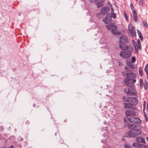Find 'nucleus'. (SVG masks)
<instances>
[{"instance_id":"nucleus-3","label":"nucleus","mask_w":148,"mask_h":148,"mask_svg":"<svg viewBox=\"0 0 148 148\" xmlns=\"http://www.w3.org/2000/svg\"><path fill=\"white\" fill-rule=\"evenodd\" d=\"M128 126L129 129L132 130L133 131H134L137 132H138V135L141 133L140 130L141 127L138 125L130 123L128 124Z\"/></svg>"},{"instance_id":"nucleus-44","label":"nucleus","mask_w":148,"mask_h":148,"mask_svg":"<svg viewBox=\"0 0 148 148\" xmlns=\"http://www.w3.org/2000/svg\"><path fill=\"white\" fill-rule=\"evenodd\" d=\"M146 121H147L148 120V118L146 119Z\"/></svg>"},{"instance_id":"nucleus-11","label":"nucleus","mask_w":148,"mask_h":148,"mask_svg":"<svg viewBox=\"0 0 148 148\" xmlns=\"http://www.w3.org/2000/svg\"><path fill=\"white\" fill-rule=\"evenodd\" d=\"M109 8L107 7H104L102 8L101 10V13L103 15H105L107 14L109 9Z\"/></svg>"},{"instance_id":"nucleus-22","label":"nucleus","mask_w":148,"mask_h":148,"mask_svg":"<svg viewBox=\"0 0 148 148\" xmlns=\"http://www.w3.org/2000/svg\"><path fill=\"white\" fill-rule=\"evenodd\" d=\"M139 145L140 148H148V146H145L141 144H139Z\"/></svg>"},{"instance_id":"nucleus-5","label":"nucleus","mask_w":148,"mask_h":148,"mask_svg":"<svg viewBox=\"0 0 148 148\" xmlns=\"http://www.w3.org/2000/svg\"><path fill=\"white\" fill-rule=\"evenodd\" d=\"M122 74L124 77H126V78L130 80L133 79L136 76L135 73L132 72L124 71L122 72Z\"/></svg>"},{"instance_id":"nucleus-40","label":"nucleus","mask_w":148,"mask_h":148,"mask_svg":"<svg viewBox=\"0 0 148 148\" xmlns=\"http://www.w3.org/2000/svg\"><path fill=\"white\" fill-rule=\"evenodd\" d=\"M147 110L148 111V102L147 104Z\"/></svg>"},{"instance_id":"nucleus-8","label":"nucleus","mask_w":148,"mask_h":148,"mask_svg":"<svg viewBox=\"0 0 148 148\" xmlns=\"http://www.w3.org/2000/svg\"><path fill=\"white\" fill-rule=\"evenodd\" d=\"M102 21L106 24H108L110 23L112 21L111 14H107L106 18H103Z\"/></svg>"},{"instance_id":"nucleus-20","label":"nucleus","mask_w":148,"mask_h":148,"mask_svg":"<svg viewBox=\"0 0 148 148\" xmlns=\"http://www.w3.org/2000/svg\"><path fill=\"white\" fill-rule=\"evenodd\" d=\"M137 43L138 46H137V45H136V44L135 45H134V46L135 47V48L136 47V46H137L139 48L140 45V40H138Z\"/></svg>"},{"instance_id":"nucleus-6","label":"nucleus","mask_w":148,"mask_h":148,"mask_svg":"<svg viewBox=\"0 0 148 148\" xmlns=\"http://www.w3.org/2000/svg\"><path fill=\"white\" fill-rule=\"evenodd\" d=\"M106 28L108 29L109 30H111V32L114 35L118 34V32H116L117 27L116 25L112 24H109L106 26Z\"/></svg>"},{"instance_id":"nucleus-27","label":"nucleus","mask_w":148,"mask_h":148,"mask_svg":"<svg viewBox=\"0 0 148 148\" xmlns=\"http://www.w3.org/2000/svg\"><path fill=\"white\" fill-rule=\"evenodd\" d=\"M129 88H125L124 90V92L127 94H128L129 90Z\"/></svg>"},{"instance_id":"nucleus-38","label":"nucleus","mask_w":148,"mask_h":148,"mask_svg":"<svg viewBox=\"0 0 148 148\" xmlns=\"http://www.w3.org/2000/svg\"><path fill=\"white\" fill-rule=\"evenodd\" d=\"M124 17H125L126 18V19H127V14L126 13H124Z\"/></svg>"},{"instance_id":"nucleus-15","label":"nucleus","mask_w":148,"mask_h":148,"mask_svg":"<svg viewBox=\"0 0 148 148\" xmlns=\"http://www.w3.org/2000/svg\"><path fill=\"white\" fill-rule=\"evenodd\" d=\"M129 80H130L127 79V78L124 79V82L125 83V85H127L128 86H130L131 85V83L130 82Z\"/></svg>"},{"instance_id":"nucleus-42","label":"nucleus","mask_w":148,"mask_h":148,"mask_svg":"<svg viewBox=\"0 0 148 148\" xmlns=\"http://www.w3.org/2000/svg\"><path fill=\"white\" fill-rule=\"evenodd\" d=\"M145 71L146 72L147 74L148 73V70H147V69H146V71Z\"/></svg>"},{"instance_id":"nucleus-21","label":"nucleus","mask_w":148,"mask_h":148,"mask_svg":"<svg viewBox=\"0 0 148 148\" xmlns=\"http://www.w3.org/2000/svg\"><path fill=\"white\" fill-rule=\"evenodd\" d=\"M103 15L101 14H97L96 16L99 19L102 17Z\"/></svg>"},{"instance_id":"nucleus-31","label":"nucleus","mask_w":148,"mask_h":148,"mask_svg":"<svg viewBox=\"0 0 148 148\" xmlns=\"http://www.w3.org/2000/svg\"><path fill=\"white\" fill-rule=\"evenodd\" d=\"M133 20L135 22H137V16H134V17L133 18Z\"/></svg>"},{"instance_id":"nucleus-30","label":"nucleus","mask_w":148,"mask_h":148,"mask_svg":"<svg viewBox=\"0 0 148 148\" xmlns=\"http://www.w3.org/2000/svg\"><path fill=\"white\" fill-rule=\"evenodd\" d=\"M130 7L131 8V9H132V11H133L134 10V7L133 5V4L132 3H131L130 4Z\"/></svg>"},{"instance_id":"nucleus-37","label":"nucleus","mask_w":148,"mask_h":148,"mask_svg":"<svg viewBox=\"0 0 148 148\" xmlns=\"http://www.w3.org/2000/svg\"><path fill=\"white\" fill-rule=\"evenodd\" d=\"M111 9L112 10V14H113L114 13H114L113 8H111Z\"/></svg>"},{"instance_id":"nucleus-47","label":"nucleus","mask_w":148,"mask_h":148,"mask_svg":"<svg viewBox=\"0 0 148 148\" xmlns=\"http://www.w3.org/2000/svg\"><path fill=\"white\" fill-rule=\"evenodd\" d=\"M1 148H7V147H2Z\"/></svg>"},{"instance_id":"nucleus-29","label":"nucleus","mask_w":148,"mask_h":148,"mask_svg":"<svg viewBox=\"0 0 148 148\" xmlns=\"http://www.w3.org/2000/svg\"><path fill=\"white\" fill-rule=\"evenodd\" d=\"M143 25L146 27H147V24L145 21H143Z\"/></svg>"},{"instance_id":"nucleus-26","label":"nucleus","mask_w":148,"mask_h":148,"mask_svg":"<svg viewBox=\"0 0 148 148\" xmlns=\"http://www.w3.org/2000/svg\"><path fill=\"white\" fill-rule=\"evenodd\" d=\"M140 86L141 87H143V79L140 78Z\"/></svg>"},{"instance_id":"nucleus-45","label":"nucleus","mask_w":148,"mask_h":148,"mask_svg":"<svg viewBox=\"0 0 148 148\" xmlns=\"http://www.w3.org/2000/svg\"><path fill=\"white\" fill-rule=\"evenodd\" d=\"M146 139H147V140L148 141V137H147L146 138Z\"/></svg>"},{"instance_id":"nucleus-34","label":"nucleus","mask_w":148,"mask_h":148,"mask_svg":"<svg viewBox=\"0 0 148 148\" xmlns=\"http://www.w3.org/2000/svg\"><path fill=\"white\" fill-rule=\"evenodd\" d=\"M132 11L134 16H137L136 12L135 10H134Z\"/></svg>"},{"instance_id":"nucleus-7","label":"nucleus","mask_w":148,"mask_h":148,"mask_svg":"<svg viewBox=\"0 0 148 148\" xmlns=\"http://www.w3.org/2000/svg\"><path fill=\"white\" fill-rule=\"evenodd\" d=\"M137 133H138V132ZM138 133L137 134V132L134 131L132 130L127 132L125 134L126 137H134L138 135Z\"/></svg>"},{"instance_id":"nucleus-28","label":"nucleus","mask_w":148,"mask_h":148,"mask_svg":"<svg viewBox=\"0 0 148 148\" xmlns=\"http://www.w3.org/2000/svg\"><path fill=\"white\" fill-rule=\"evenodd\" d=\"M136 61V58L135 56H133L132 58V62L134 63Z\"/></svg>"},{"instance_id":"nucleus-18","label":"nucleus","mask_w":148,"mask_h":148,"mask_svg":"<svg viewBox=\"0 0 148 148\" xmlns=\"http://www.w3.org/2000/svg\"><path fill=\"white\" fill-rule=\"evenodd\" d=\"M127 64L131 69H133L134 68V66L131 62H129L127 63Z\"/></svg>"},{"instance_id":"nucleus-10","label":"nucleus","mask_w":148,"mask_h":148,"mask_svg":"<svg viewBox=\"0 0 148 148\" xmlns=\"http://www.w3.org/2000/svg\"><path fill=\"white\" fill-rule=\"evenodd\" d=\"M125 114L126 116H135L136 113L134 111L131 110H129L126 111Z\"/></svg>"},{"instance_id":"nucleus-25","label":"nucleus","mask_w":148,"mask_h":148,"mask_svg":"<svg viewBox=\"0 0 148 148\" xmlns=\"http://www.w3.org/2000/svg\"><path fill=\"white\" fill-rule=\"evenodd\" d=\"M147 82H145L144 84V86L145 90H147Z\"/></svg>"},{"instance_id":"nucleus-46","label":"nucleus","mask_w":148,"mask_h":148,"mask_svg":"<svg viewBox=\"0 0 148 148\" xmlns=\"http://www.w3.org/2000/svg\"><path fill=\"white\" fill-rule=\"evenodd\" d=\"M135 143H134L132 144V146H133L135 145Z\"/></svg>"},{"instance_id":"nucleus-9","label":"nucleus","mask_w":148,"mask_h":148,"mask_svg":"<svg viewBox=\"0 0 148 148\" xmlns=\"http://www.w3.org/2000/svg\"><path fill=\"white\" fill-rule=\"evenodd\" d=\"M123 106L125 108H130L134 110H136L133 106V104L130 103H123Z\"/></svg>"},{"instance_id":"nucleus-17","label":"nucleus","mask_w":148,"mask_h":148,"mask_svg":"<svg viewBox=\"0 0 148 148\" xmlns=\"http://www.w3.org/2000/svg\"><path fill=\"white\" fill-rule=\"evenodd\" d=\"M123 99L125 102H130V97H127L124 96L123 97Z\"/></svg>"},{"instance_id":"nucleus-12","label":"nucleus","mask_w":148,"mask_h":148,"mask_svg":"<svg viewBox=\"0 0 148 148\" xmlns=\"http://www.w3.org/2000/svg\"><path fill=\"white\" fill-rule=\"evenodd\" d=\"M130 25L131 24H129L128 25L129 31L132 36H135L136 35V32L135 30H133V27H130Z\"/></svg>"},{"instance_id":"nucleus-33","label":"nucleus","mask_w":148,"mask_h":148,"mask_svg":"<svg viewBox=\"0 0 148 148\" xmlns=\"http://www.w3.org/2000/svg\"><path fill=\"white\" fill-rule=\"evenodd\" d=\"M124 146L125 148H129L130 146L128 144H126L124 145Z\"/></svg>"},{"instance_id":"nucleus-13","label":"nucleus","mask_w":148,"mask_h":148,"mask_svg":"<svg viewBox=\"0 0 148 148\" xmlns=\"http://www.w3.org/2000/svg\"><path fill=\"white\" fill-rule=\"evenodd\" d=\"M130 102H131L133 105H136L138 104V101L136 98L133 97H130Z\"/></svg>"},{"instance_id":"nucleus-1","label":"nucleus","mask_w":148,"mask_h":148,"mask_svg":"<svg viewBox=\"0 0 148 148\" xmlns=\"http://www.w3.org/2000/svg\"><path fill=\"white\" fill-rule=\"evenodd\" d=\"M128 42L127 37L125 36H122L119 39V46L123 51H121L119 53V55L124 58L127 59L130 57L132 55V52L133 50V47L130 45H122L127 44Z\"/></svg>"},{"instance_id":"nucleus-19","label":"nucleus","mask_w":148,"mask_h":148,"mask_svg":"<svg viewBox=\"0 0 148 148\" xmlns=\"http://www.w3.org/2000/svg\"><path fill=\"white\" fill-rule=\"evenodd\" d=\"M137 33L141 40H143V36L141 32L138 30H137Z\"/></svg>"},{"instance_id":"nucleus-41","label":"nucleus","mask_w":148,"mask_h":148,"mask_svg":"<svg viewBox=\"0 0 148 148\" xmlns=\"http://www.w3.org/2000/svg\"><path fill=\"white\" fill-rule=\"evenodd\" d=\"M136 82V80L135 79H134L133 80L132 83L135 82Z\"/></svg>"},{"instance_id":"nucleus-43","label":"nucleus","mask_w":148,"mask_h":148,"mask_svg":"<svg viewBox=\"0 0 148 148\" xmlns=\"http://www.w3.org/2000/svg\"><path fill=\"white\" fill-rule=\"evenodd\" d=\"M9 148H13V146L12 145H11Z\"/></svg>"},{"instance_id":"nucleus-39","label":"nucleus","mask_w":148,"mask_h":148,"mask_svg":"<svg viewBox=\"0 0 148 148\" xmlns=\"http://www.w3.org/2000/svg\"><path fill=\"white\" fill-rule=\"evenodd\" d=\"M143 0H139V2L141 4H143Z\"/></svg>"},{"instance_id":"nucleus-36","label":"nucleus","mask_w":148,"mask_h":148,"mask_svg":"<svg viewBox=\"0 0 148 148\" xmlns=\"http://www.w3.org/2000/svg\"><path fill=\"white\" fill-rule=\"evenodd\" d=\"M148 67V64H147L145 66V71H146V69H147V68Z\"/></svg>"},{"instance_id":"nucleus-2","label":"nucleus","mask_w":148,"mask_h":148,"mask_svg":"<svg viewBox=\"0 0 148 148\" xmlns=\"http://www.w3.org/2000/svg\"><path fill=\"white\" fill-rule=\"evenodd\" d=\"M128 126L129 129L132 130L133 131H134L137 132H138V135L141 133L140 130L141 127L138 125L130 123L128 124Z\"/></svg>"},{"instance_id":"nucleus-35","label":"nucleus","mask_w":148,"mask_h":148,"mask_svg":"<svg viewBox=\"0 0 148 148\" xmlns=\"http://www.w3.org/2000/svg\"><path fill=\"white\" fill-rule=\"evenodd\" d=\"M116 14L115 13H114L113 14H112L111 15V16H112V17L114 18H116Z\"/></svg>"},{"instance_id":"nucleus-23","label":"nucleus","mask_w":148,"mask_h":148,"mask_svg":"<svg viewBox=\"0 0 148 148\" xmlns=\"http://www.w3.org/2000/svg\"><path fill=\"white\" fill-rule=\"evenodd\" d=\"M128 94L131 95H135V93L134 92H132L129 90Z\"/></svg>"},{"instance_id":"nucleus-24","label":"nucleus","mask_w":148,"mask_h":148,"mask_svg":"<svg viewBox=\"0 0 148 148\" xmlns=\"http://www.w3.org/2000/svg\"><path fill=\"white\" fill-rule=\"evenodd\" d=\"M139 73H140V76H142V75L143 73V71L142 70L141 67H139Z\"/></svg>"},{"instance_id":"nucleus-48","label":"nucleus","mask_w":148,"mask_h":148,"mask_svg":"<svg viewBox=\"0 0 148 148\" xmlns=\"http://www.w3.org/2000/svg\"><path fill=\"white\" fill-rule=\"evenodd\" d=\"M138 0H136V1H137Z\"/></svg>"},{"instance_id":"nucleus-32","label":"nucleus","mask_w":148,"mask_h":148,"mask_svg":"<svg viewBox=\"0 0 148 148\" xmlns=\"http://www.w3.org/2000/svg\"><path fill=\"white\" fill-rule=\"evenodd\" d=\"M125 70L127 71H131V69H130L129 68L127 67L126 66L125 67Z\"/></svg>"},{"instance_id":"nucleus-16","label":"nucleus","mask_w":148,"mask_h":148,"mask_svg":"<svg viewBox=\"0 0 148 148\" xmlns=\"http://www.w3.org/2000/svg\"><path fill=\"white\" fill-rule=\"evenodd\" d=\"M137 141L140 143H145V139L142 137H138L136 138Z\"/></svg>"},{"instance_id":"nucleus-4","label":"nucleus","mask_w":148,"mask_h":148,"mask_svg":"<svg viewBox=\"0 0 148 148\" xmlns=\"http://www.w3.org/2000/svg\"><path fill=\"white\" fill-rule=\"evenodd\" d=\"M124 121L126 122L129 121L138 124L140 123V120L137 117H131L129 118H125L124 119Z\"/></svg>"},{"instance_id":"nucleus-14","label":"nucleus","mask_w":148,"mask_h":148,"mask_svg":"<svg viewBox=\"0 0 148 148\" xmlns=\"http://www.w3.org/2000/svg\"><path fill=\"white\" fill-rule=\"evenodd\" d=\"M95 1L97 4L98 7H99L103 5L102 3L104 2L105 0H95Z\"/></svg>"}]
</instances>
